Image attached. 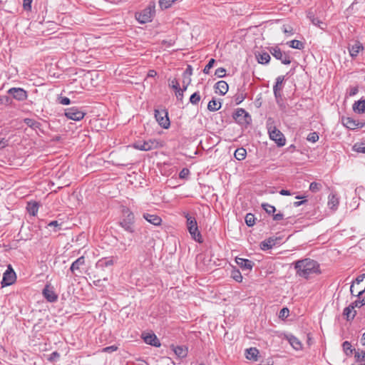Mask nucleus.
Instances as JSON below:
<instances>
[{"mask_svg": "<svg viewBox=\"0 0 365 365\" xmlns=\"http://www.w3.org/2000/svg\"><path fill=\"white\" fill-rule=\"evenodd\" d=\"M294 265L297 275L304 279H308L311 274L320 273L318 262L309 258L297 260Z\"/></svg>", "mask_w": 365, "mask_h": 365, "instance_id": "nucleus-1", "label": "nucleus"}, {"mask_svg": "<svg viewBox=\"0 0 365 365\" xmlns=\"http://www.w3.org/2000/svg\"><path fill=\"white\" fill-rule=\"evenodd\" d=\"M183 216L186 218V225L191 237L195 241L202 243L203 239L200 232L199 231L197 220L194 217L190 215L188 212H184Z\"/></svg>", "mask_w": 365, "mask_h": 365, "instance_id": "nucleus-2", "label": "nucleus"}, {"mask_svg": "<svg viewBox=\"0 0 365 365\" xmlns=\"http://www.w3.org/2000/svg\"><path fill=\"white\" fill-rule=\"evenodd\" d=\"M119 225L126 232L133 233L135 232V216L128 208L123 209V216L118 222Z\"/></svg>", "mask_w": 365, "mask_h": 365, "instance_id": "nucleus-3", "label": "nucleus"}, {"mask_svg": "<svg viewBox=\"0 0 365 365\" xmlns=\"http://www.w3.org/2000/svg\"><path fill=\"white\" fill-rule=\"evenodd\" d=\"M155 14V4L154 1H151L145 9L136 14V19L140 24H145L152 21Z\"/></svg>", "mask_w": 365, "mask_h": 365, "instance_id": "nucleus-4", "label": "nucleus"}, {"mask_svg": "<svg viewBox=\"0 0 365 365\" xmlns=\"http://www.w3.org/2000/svg\"><path fill=\"white\" fill-rule=\"evenodd\" d=\"M162 146V144L155 139H149L145 141H136L133 143V147L137 150L143 151H149L157 149Z\"/></svg>", "mask_w": 365, "mask_h": 365, "instance_id": "nucleus-5", "label": "nucleus"}, {"mask_svg": "<svg viewBox=\"0 0 365 365\" xmlns=\"http://www.w3.org/2000/svg\"><path fill=\"white\" fill-rule=\"evenodd\" d=\"M271 119L268 120L267 124L270 139L274 140L277 143V145L279 147L284 145L285 143H286V139L284 138V135L276 127L272 126L269 125V121Z\"/></svg>", "mask_w": 365, "mask_h": 365, "instance_id": "nucleus-6", "label": "nucleus"}, {"mask_svg": "<svg viewBox=\"0 0 365 365\" xmlns=\"http://www.w3.org/2000/svg\"><path fill=\"white\" fill-rule=\"evenodd\" d=\"M155 118L159 125L165 129L170 127V123L168 118V113L165 109L155 110Z\"/></svg>", "mask_w": 365, "mask_h": 365, "instance_id": "nucleus-7", "label": "nucleus"}, {"mask_svg": "<svg viewBox=\"0 0 365 365\" xmlns=\"http://www.w3.org/2000/svg\"><path fill=\"white\" fill-rule=\"evenodd\" d=\"M233 118L241 125H247L251 121L250 115L243 108H237L233 113Z\"/></svg>", "mask_w": 365, "mask_h": 365, "instance_id": "nucleus-8", "label": "nucleus"}, {"mask_svg": "<svg viewBox=\"0 0 365 365\" xmlns=\"http://www.w3.org/2000/svg\"><path fill=\"white\" fill-rule=\"evenodd\" d=\"M269 52L276 59L281 61L283 64L288 65L291 63L289 56L282 51L278 46L271 47Z\"/></svg>", "mask_w": 365, "mask_h": 365, "instance_id": "nucleus-9", "label": "nucleus"}, {"mask_svg": "<svg viewBox=\"0 0 365 365\" xmlns=\"http://www.w3.org/2000/svg\"><path fill=\"white\" fill-rule=\"evenodd\" d=\"M16 279V275L11 265H9L7 269L3 274V279L1 282L2 287L11 285L15 282Z\"/></svg>", "mask_w": 365, "mask_h": 365, "instance_id": "nucleus-10", "label": "nucleus"}, {"mask_svg": "<svg viewBox=\"0 0 365 365\" xmlns=\"http://www.w3.org/2000/svg\"><path fill=\"white\" fill-rule=\"evenodd\" d=\"M86 113L78 107H71L65 110L66 118L73 120H81L85 116Z\"/></svg>", "mask_w": 365, "mask_h": 365, "instance_id": "nucleus-11", "label": "nucleus"}, {"mask_svg": "<svg viewBox=\"0 0 365 365\" xmlns=\"http://www.w3.org/2000/svg\"><path fill=\"white\" fill-rule=\"evenodd\" d=\"M8 93L19 101H25L28 97L27 92L21 88H11L8 91Z\"/></svg>", "mask_w": 365, "mask_h": 365, "instance_id": "nucleus-12", "label": "nucleus"}, {"mask_svg": "<svg viewBox=\"0 0 365 365\" xmlns=\"http://www.w3.org/2000/svg\"><path fill=\"white\" fill-rule=\"evenodd\" d=\"M42 294L45 299L49 302H54L58 299V295L55 293L53 288L50 284H46L43 289Z\"/></svg>", "mask_w": 365, "mask_h": 365, "instance_id": "nucleus-13", "label": "nucleus"}, {"mask_svg": "<svg viewBox=\"0 0 365 365\" xmlns=\"http://www.w3.org/2000/svg\"><path fill=\"white\" fill-rule=\"evenodd\" d=\"M341 123L344 126L351 130H354L357 128H362L364 126L363 123L356 121L350 117H342Z\"/></svg>", "mask_w": 365, "mask_h": 365, "instance_id": "nucleus-14", "label": "nucleus"}, {"mask_svg": "<svg viewBox=\"0 0 365 365\" xmlns=\"http://www.w3.org/2000/svg\"><path fill=\"white\" fill-rule=\"evenodd\" d=\"M284 81V76H279L276 78L275 84L273 86V92L277 100L282 98V90Z\"/></svg>", "mask_w": 365, "mask_h": 365, "instance_id": "nucleus-15", "label": "nucleus"}, {"mask_svg": "<svg viewBox=\"0 0 365 365\" xmlns=\"http://www.w3.org/2000/svg\"><path fill=\"white\" fill-rule=\"evenodd\" d=\"M281 240L280 237H269L260 243V248L262 250L272 249L277 244H279Z\"/></svg>", "mask_w": 365, "mask_h": 365, "instance_id": "nucleus-16", "label": "nucleus"}, {"mask_svg": "<svg viewBox=\"0 0 365 365\" xmlns=\"http://www.w3.org/2000/svg\"><path fill=\"white\" fill-rule=\"evenodd\" d=\"M364 49V46L361 42L356 41L354 44L349 45L348 50L351 58H356L360 51Z\"/></svg>", "mask_w": 365, "mask_h": 365, "instance_id": "nucleus-17", "label": "nucleus"}, {"mask_svg": "<svg viewBox=\"0 0 365 365\" xmlns=\"http://www.w3.org/2000/svg\"><path fill=\"white\" fill-rule=\"evenodd\" d=\"M143 217L155 226H160L162 223L161 217L155 214L143 213Z\"/></svg>", "mask_w": 365, "mask_h": 365, "instance_id": "nucleus-18", "label": "nucleus"}, {"mask_svg": "<svg viewBox=\"0 0 365 365\" xmlns=\"http://www.w3.org/2000/svg\"><path fill=\"white\" fill-rule=\"evenodd\" d=\"M235 262L244 270H251L254 266V262L247 259L236 257Z\"/></svg>", "mask_w": 365, "mask_h": 365, "instance_id": "nucleus-19", "label": "nucleus"}, {"mask_svg": "<svg viewBox=\"0 0 365 365\" xmlns=\"http://www.w3.org/2000/svg\"><path fill=\"white\" fill-rule=\"evenodd\" d=\"M214 88L215 93H219L221 96H224L228 91L229 86L226 81H220L215 84Z\"/></svg>", "mask_w": 365, "mask_h": 365, "instance_id": "nucleus-20", "label": "nucleus"}, {"mask_svg": "<svg viewBox=\"0 0 365 365\" xmlns=\"http://www.w3.org/2000/svg\"><path fill=\"white\" fill-rule=\"evenodd\" d=\"M286 339L290 344V345L297 351L302 349V344L298 338L292 334H288L286 336Z\"/></svg>", "mask_w": 365, "mask_h": 365, "instance_id": "nucleus-21", "label": "nucleus"}, {"mask_svg": "<svg viewBox=\"0 0 365 365\" xmlns=\"http://www.w3.org/2000/svg\"><path fill=\"white\" fill-rule=\"evenodd\" d=\"M144 341L150 345H152L155 347H159L160 346V343L159 339L154 334H148L143 337Z\"/></svg>", "mask_w": 365, "mask_h": 365, "instance_id": "nucleus-22", "label": "nucleus"}, {"mask_svg": "<svg viewBox=\"0 0 365 365\" xmlns=\"http://www.w3.org/2000/svg\"><path fill=\"white\" fill-rule=\"evenodd\" d=\"M354 307L351 303L348 307H345L343 311V315L346 317L347 321L354 319L356 314V312L354 310Z\"/></svg>", "mask_w": 365, "mask_h": 365, "instance_id": "nucleus-23", "label": "nucleus"}, {"mask_svg": "<svg viewBox=\"0 0 365 365\" xmlns=\"http://www.w3.org/2000/svg\"><path fill=\"white\" fill-rule=\"evenodd\" d=\"M353 110L359 114H362L365 112V100L360 99L356 101L352 106Z\"/></svg>", "mask_w": 365, "mask_h": 365, "instance_id": "nucleus-24", "label": "nucleus"}, {"mask_svg": "<svg viewBox=\"0 0 365 365\" xmlns=\"http://www.w3.org/2000/svg\"><path fill=\"white\" fill-rule=\"evenodd\" d=\"M172 349L179 358H184L187 354V348L183 346H172Z\"/></svg>", "mask_w": 365, "mask_h": 365, "instance_id": "nucleus-25", "label": "nucleus"}, {"mask_svg": "<svg viewBox=\"0 0 365 365\" xmlns=\"http://www.w3.org/2000/svg\"><path fill=\"white\" fill-rule=\"evenodd\" d=\"M246 358L249 360H257V355L259 354V350L255 347H251L246 349Z\"/></svg>", "mask_w": 365, "mask_h": 365, "instance_id": "nucleus-26", "label": "nucleus"}, {"mask_svg": "<svg viewBox=\"0 0 365 365\" xmlns=\"http://www.w3.org/2000/svg\"><path fill=\"white\" fill-rule=\"evenodd\" d=\"M85 264V257L81 256L75 260L71 265L70 270L71 272H74L76 270H78L81 265Z\"/></svg>", "mask_w": 365, "mask_h": 365, "instance_id": "nucleus-27", "label": "nucleus"}, {"mask_svg": "<svg viewBox=\"0 0 365 365\" xmlns=\"http://www.w3.org/2000/svg\"><path fill=\"white\" fill-rule=\"evenodd\" d=\"M24 122L25 123V124L26 125H28L29 128H32L33 130H37V129L41 130V123H39L34 119L26 118L24 119Z\"/></svg>", "mask_w": 365, "mask_h": 365, "instance_id": "nucleus-28", "label": "nucleus"}, {"mask_svg": "<svg viewBox=\"0 0 365 365\" xmlns=\"http://www.w3.org/2000/svg\"><path fill=\"white\" fill-rule=\"evenodd\" d=\"M343 351L347 356H351L353 353L355 354V349L352 348L351 343L348 341H345L342 344Z\"/></svg>", "mask_w": 365, "mask_h": 365, "instance_id": "nucleus-29", "label": "nucleus"}, {"mask_svg": "<svg viewBox=\"0 0 365 365\" xmlns=\"http://www.w3.org/2000/svg\"><path fill=\"white\" fill-rule=\"evenodd\" d=\"M257 61L261 64H267L269 62L271 57L267 52H262L256 56Z\"/></svg>", "mask_w": 365, "mask_h": 365, "instance_id": "nucleus-30", "label": "nucleus"}, {"mask_svg": "<svg viewBox=\"0 0 365 365\" xmlns=\"http://www.w3.org/2000/svg\"><path fill=\"white\" fill-rule=\"evenodd\" d=\"M339 205V198L336 195L331 194L329 195L328 206L332 210H336Z\"/></svg>", "mask_w": 365, "mask_h": 365, "instance_id": "nucleus-31", "label": "nucleus"}, {"mask_svg": "<svg viewBox=\"0 0 365 365\" xmlns=\"http://www.w3.org/2000/svg\"><path fill=\"white\" fill-rule=\"evenodd\" d=\"M222 104L220 102L217 101L215 99L212 98L209 101L207 105V109L210 111L214 112L220 110L221 108Z\"/></svg>", "mask_w": 365, "mask_h": 365, "instance_id": "nucleus-32", "label": "nucleus"}, {"mask_svg": "<svg viewBox=\"0 0 365 365\" xmlns=\"http://www.w3.org/2000/svg\"><path fill=\"white\" fill-rule=\"evenodd\" d=\"M364 279H365V274H360L356 278L355 281L351 285V287H350V292H351V295H354L356 287L360 285L361 283L364 280Z\"/></svg>", "mask_w": 365, "mask_h": 365, "instance_id": "nucleus-33", "label": "nucleus"}, {"mask_svg": "<svg viewBox=\"0 0 365 365\" xmlns=\"http://www.w3.org/2000/svg\"><path fill=\"white\" fill-rule=\"evenodd\" d=\"M26 209L30 215L35 216L38 212V204L36 202H29Z\"/></svg>", "mask_w": 365, "mask_h": 365, "instance_id": "nucleus-34", "label": "nucleus"}, {"mask_svg": "<svg viewBox=\"0 0 365 365\" xmlns=\"http://www.w3.org/2000/svg\"><path fill=\"white\" fill-rule=\"evenodd\" d=\"M113 264L114 260L113 259V258H102L98 260L96 265L98 267L103 268L106 267L112 266Z\"/></svg>", "mask_w": 365, "mask_h": 365, "instance_id": "nucleus-35", "label": "nucleus"}, {"mask_svg": "<svg viewBox=\"0 0 365 365\" xmlns=\"http://www.w3.org/2000/svg\"><path fill=\"white\" fill-rule=\"evenodd\" d=\"M289 47L299 50H302L304 48V43L299 40H292L287 42Z\"/></svg>", "mask_w": 365, "mask_h": 365, "instance_id": "nucleus-36", "label": "nucleus"}, {"mask_svg": "<svg viewBox=\"0 0 365 365\" xmlns=\"http://www.w3.org/2000/svg\"><path fill=\"white\" fill-rule=\"evenodd\" d=\"M235 158L237 160H242L245 158L246 157V155H247V151L245 148H237L235 152Z\"/></svg>", "mask_w": 365, "mask_h": 365, "instance_id": "nucleus-37", "label": "nucleus"}, {"mask_svg": "<svg viewBox=\"0 0 365 365\" xmlns=\"http://www.w3.org/2000/svg\"><path fill=\"white\" fill-rule=\"evenodd\" d=\"M177 1L178 0H159V6L161 9H167Z\"/></svg>", "mask_w": 365, "mask_h": 365, "instance_id": "nucleus-38", "label": "nucleus"}, {"mask_svg": "<svg viewBox=\"0 0 365 365\" xmlns=\"http://www.w3.org/2000/svg\"><path fill=\"white\" fill-rule=\"evenodd\" d=\"M353 150L357 153H365V143H356L353 146Z\"/></svg>", "mask_w": 365, "mask_h": 365, "instance_id": "nucleus-39", "label": "nucleus"}, {"mask_svg": "<svg viewBox=\"0 0 365 365\" xmlns=\"http://www.w3.org/2000/svg\"><path fill=\"white\" fill-rule=\"evenodd\" d=\"M201 99V96L200 95V93L195 92L193 94L191 95L190 97V103L192 105H197Z\"/></svg>", "mask_w": 365, "mask_h": 365, "instance_id": "nucleus-40", "label": "nucleus"}, {"mask_svg": "<svg viewBox=\"0 0 365 365\" xmlns=\"http://www.w3.org/2000/svg\"><path fill=\"white\" fill-rule=\"evenodd\" d=\"M322 188V185L319 182H312L309 185V190L312 192H317Z\"/></svg>", "mask_w": 365, "mask_h": 365, "instance_id": "nucleus-41", "label": "nucleus"}, {"mask_svg": "<svg viewBox=\"0 0 365 365\" xmlns=\"http://www.w3.org/2000/svg\"><path fill=\"white\" fill-rule=\"evenodd\" d=\"M255 215L252 213H247L245 216V222L248 227H252L255 224Z\"/></svg>", "mask_w": 365, "mask_h": 365, "instance_id": "nucleus-42", "label": "nucleus"}, {"mask_svg": "<svg viewBox=\"0 0 365 365\" xmlns=\"http://www.w3.org/2000/svg\"><path fill=\"white\" fill-rule=\"evenodd\" d=\"M231 277L233 278L236 282H240L242 280V276L241 274V272L238 269H233L231 272Z\"/></svg>", "mask_w": 365, "mask_h": 365, "instance_id": "nucleus-43", "label": "nucleus"}, {"mask_svg": "<svg viewBox=\"0 0 365 365\" xmlns=\"http://www.w3.org/2000/svg\"><path fill=\"white\" fill-rule=\"evenodd\" d=\"M262 207H263V209L266 211L267 213L268 214H274L276 209H275V207L273 206V205H271L268 203H263L262 205Z\"/></svg>", "mask_w": 365, "mask_h": 365, "instance_id": "nucleus-44", "label": "nucleus"}, {"mask_svg": "<svg viewBox=\"0 0 365 365\" xmlns=\"http://www.w3.org/2000/svg\"><path fill=\"white\" fill-rule=\"evenodd\" d=\"M354 357L356 360V361H363L365 360V351H359L358 349L357 351H355Z\"/></svg>", "mask_w": 365, "mask_h": 365, "instance_id": "nucleus-45", "label": "nucleus"}, {"mask_svg": "<svg viewBox=\"0 0 365 365\" xmlns=\"http://www.w3.org/2000/svg\"><path fill=\"white\" fill-rule=\"evenodd\" d=\"M364 292H365V285L361 286L360 284V285L356 287L355 292H354L353 296L360 298V297L364 294Z\"/></svg>", "mask_w": 365, "mask_h": 365, "instance_id": "nucleus-46", "label": "nucleus"}, {"mask_svg": "<svg viewBox=\"0 0 365 365\" xmlns=\"http://www.w3.org/2000/svg\"><path fill=\"white\" fill-rule=\"evenodd\" d=\"M307 139L309 142L316 143L319 140V135L316 132L310 133Z\"/></svg>", "mask_w": 365, "mask_h": 365, "instance_id": "nucleus-47", "label": "nucleus"}, {"mask_svg": "<svg viewBox=\"0 0 365 365\" xmlns=\"http://www.w3.org/2000/svg\"><path fill=\"white\" fill-rule=\"evenodd\" d=\"M215 62V60L214 58L210 59L208 63L205 66V68L203 69V73L205 74H208L210 68L213 67Z\"/></svg>", "mask_w": 365, "mask_h": 365, "instance_id": "nucleus-48", "label": "nucleus"}, {"mask_svg": "<svg viewBox=\"0 0 365 365\" xmlns=\"http://www.w3.org/2000/svg\"><path fill=\"white\" fill-rule=\"evenodd\" d=\"M289 314V309H288V308H287V307H284V308H282V309L280 310V312H279V317L280 319H286V318H287V317H288Z\"/></svg>", "mask_w": 365, "mask_h": 365, "instance_id": "nucleus-49", "label": "nucleus"}, {"mask_svg": "<svg viewBox=\"0 0 365 365\" xmlns=\"http://www.w3.org/2000/svg\"><path fill=\"white\" fill-rule=\"evenodd\" d=\"M192 74V68L190 65H188L185 71L182 73V78H191L190 76Z\"/></svg>", "mask_w": 365, "mask_h": 365, "instance_id": "nucleus-50", "label": "nucleus"}, {"mask_svg": "<svg viewBox=\"0 0 365 365\" xmlns=\"http://www.w3.org/2000/svg\"><path fill=\"white\" fill-rule=\"evenodd\" d=\"M215 75L218 78H223L226 75V70L224 68H218L215 70Z\"/></svg>", "mask_w": 365, "mask_h": 365, "instance_id": "nucleus-51", "label": "nucleus"}, {"mask_svg": "<svg viewBox=\"0 0 365 365\" xmlns=\"http://www.w3.org/2000/svg\"><path fill=\"white\" fill-rule=\"evenodd\" d=\"M245 98H246V94H244V93L237 94L235 96V101L236 105L240 104L245 100Z\"/></svg>", "mask_w": 365, "mask_h": 365, "instance_id": "nucleus-52", "label": "nucleus"}, {"mask_svg": "<svg viewBox=\"0 0 365 365\" xmlns=\"http://www.w3.org/2000/svg\"><path fill=\"white\" fill-rule=\"evenodd\" d=\"M282 31L287 36L294 34L293 28L290 26H283Z\"/></svg>", "mask_w": 365, "mask_h": 365, "instance_id": "nucleus-53", "label": "nucleus"}, {"mask_svg": "<svg viewBox=\"0 0 365 365\" xmlns=\"http://www.w3.org/2000/svg\"><path fill=\"white\" fill-rule=\"evenodd\" d=\"M352 305L356 307H361L364 305H365V297L362 298L361 299H359L353 302Z\"/></svg>", "mask_w": 365, "mask_h": 365, "instance_id": "nucleus-54", "label": "nucleus"}, {"mask_svg": "<svg viewBox=\"0 0 365 365\" xmlns=\"http://www.w3.org/2000/svg\"><path fill=\"white\" fill-rule=\"evenodd\" d=\"M118 349V347L117 346L112 345V346H106V347L103 348L102 349V351L105 352V353H112V352L117 351Z\"/></svg>", "mask_w": 365, "mask_h": 365, "instance_id": "nucleus-55", "label": "nucleus"}, {"mask_svg": "<svg viewBox=\"0 0 365 365\" xmlns=\"http://www.w3.org/2000/svg\"><path fill=\"white\" fill-rule=\"evenodd\" d=\"M309 18L310 19L311 21L314 25L322 28L321 24H323V22L320 21L318 18H316L314 16H309Z\"/></svg>", "mask_w": 365, "mask_h": 365, "instance_id": "nucleus-56", "label": "nucleus"}, {"mask_svg": "<svg viewBox=\"0 0 365 365\" xmlns=\"http://www.w3.org/2000/svg\"><path fill=\"white\" fill-rule=\"evenodd\" d=\"M48 225L50 227H53L55 228L54 231L56 232V231L61 230V224L58 223V222L56 220H53V221L50 222Z\"/></svg>", "mask_w": 365, "mask_h": 365, "instance_id": "nucleus-57", "label": "nucleus"}, {"mask_svg": "<svg viewBox=\"0 0 365 365\" xmlns=\"http://www.w3.org/2000/svg\"><path fill=\"white\" fill-rule=\"evenodd\" d=\"M190 83H191V78H183L182 89H183L184 91H186L187 89L188 86L190 84Z\"/></svg>", "mask_w": 365, "mask_h": 365, "instance_id": "nucleus-58", "label": "nucleus"}, {"mask_svg": "<svg viewBox=\"0 0 365 365\" xmlns=\"http://www.w3.org/2000/svg\"><path fill=\"white\" fill-rule=\"evenodd\" d=\"M32 0H24L23 6L26 11H30L31 9Z\"/></svg>", "mask_w": 365, "mask_h": 365, "instance_id": "nucleus-59", "label": "nucleus"}, {"mask_svg": "<svg viewBox=\"0 0 365 365\" xmlns=\"http://www.w3.org/2000/svg\"><path fill=\"white\" fill-rule=\"evenodd\" d=\"M59 103L62 105H69L71 100L67 97L61 96L58 98Z\"/></svg>", "mask_w": 365, "mask_h": 365, "instance_id": "nucleus-60", "label": "nucleus"}, {"mask_svg": "<svg viewBox=\"0 0 365 365\" xmlns=\"http://www.w3.org/2000/svg\"><path fill=\"white\" fill-rule=\"evenodd\" d=\"M185 91L182 89L181 91H179L178 92L175 93V96H176V98H177L178 101H180L181 103L182 102V99H183V97H184V92Z\"/></svg>", "mask_w": 365, "mask_h": 365, "instance_id": "nucleus-61", "label": "nucleus"}, {"mask_svg": "<svg viewBox=\"0 0 365 365\" xmlns=\"http://www.w3.org/2000/svg\"><path fill=\"white\" fill-rule=\"evenodd\" d=\"M103 281H107V278L105 277L103 279H94L93 281V284L95 286H96V287H102L103 286V284H102Z\"/></svg>", "mask_w": 365, "mask_h": 365, "instance_id": "nucleus-62", "label": "nucleus"}, {"mask_svg": "<svg viewBox=\"0 0 365 365\" xmlns=\"http://www.w3.org/2000/svg\"><path fill=\"white\" fill-rule=\"evenodd\" d=\"M60 354L57 351H53L51 354V355L48 357V360L50 361H54L56 359L59 358Z\"/></svg>", "mask_w": 365, "mask_h": 365, "instance_id": "nucleus-63", "label": "nucleus"}, {"mask_svg": "<svg viewBox=\"0 0 365 365\" xmlns=\"http://www.w3.org/2000/svg\"><path fill=\"white\" fill-rule=\"evenodd\" d=\"M168 86L170 88H172L173 86H175V85H178L179 83L178 81L176 78L169 79L168 80Z\"/></svg>", "mask_w": 365, "mask_h": 365, "instance_id": "nucleus-64", "label": "nucleus"}]
</instances>
